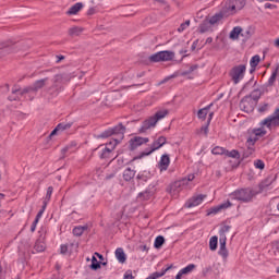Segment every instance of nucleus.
<instances>
[{"label": "nucleus", "mask_w": 279, "mask_h": 279, "mask_svg": "<svg viewBox=\"0 0 279 279\" xmlns=\"http://www.w3.org/2000/svg\"><path fill=\"white\" fill-rule=\"evenodd\" d=\"M259 125L262 128L253 130V133L258 138V136H265L267 134V130H265V126L268 128V130H271V128H278L279 125V108H277L271 116L260 121Z\"/></svg>", "instance_id": "nucleus-1"}, {"label": "nucleus", "mask_w": 279, "mask_h": 279, "mask_svg": "<svg viewBox=\"0 0 279 279\" xmlns=\"http://www.w3.org/2000/svg\"><path fill=\"white\" fill-rule=\"evenodd\" d=\"M256 195H258V192L250 187H246V189L235 190L229 196L231 199H236V202H242L243 204H250V202H253Z\"/></svg>", "instance_id": "nucleus-2"}, {"label": "nucleus", "mask_w": 279, "mask_h": 279, "mask_svg": "<svg viewBox=\"0 0 279 279\" xmlns=\"http://www.w3.org/2000/svg\"><path fill=\"white\" fill-rule=\"evenodd\" d=\"M167 114H169L168 110H160V111H157L154 116L146 119L142 123V126L138 130L140 134H145V132H147V130H151V128H156V123H158L160 120L165 119V117H167Z\"/></svg>", "instance_id": "nucleus-3"}, {"label": "nucleus", "mask_w": 279, "mask_h": 279, "mask_svg": "<svg viewBox=\"0 0 279 279\" xmlns=\"http://www.w3.org/2000/svg\"><path fill=\"white\" fill-rule=\"evenodd\" d=\"M73 77H75V75L68 72L56 74L52 78V85L48 88V90H60L62 85L71 82Z\"/></svg>", "instance_id": "nucleus-4"}, {"label": "nucleus", "mask_w": 279, "mask_h": 279, "mask_svg": "<svg viewBox=\"0 0 279 279\" xmlns=\"http://www.w3.org/2000/svg\"><path fill=\"white\" fill-rule=\"evenodd\" d=\"M243 8H245V0H228L222 10L226 16H230L236 14V12L243 10Z\"/></svg>", "instance_id": "nucleus-5"}, {"label": "nucleus", "mask_w": 279, "mask_h": 279, "mask_svg": "<svg viewBox=\"0 0 279 279\" xmlns=\"http://www.w3.org/2000/svg\"><path fill=\"white\" fill-rule=\"evenodd\" d=\"M175 58V52L171 50H162L150 54L148 60L149 62H171Z\"/></svg>", "instance_id": "nucleus-6"}, {"label": "nucleus", "mask_w": 279, "mask_h": 279, "mask_svg": "<svg viewBox=\"0 0 279 279\" xmlns=\"http://www.w3.org/2000/svg\"><path fill=\"white\" fill-rule=\"evenodd\" d=\"M246 70L247 68L245 66V64L233 66L229 72V77H231V82H233V84L235 85L239 84L241 80L245 77Z\"/></svg>", "instance_id": "nucleus-7"}, {"label": "nucleus", "mask_w": 279, "mask_h": 279, "mask_svg": "<svg viewBox=\"0 0 279 279\" xmlns=\"http://www.w3.org/2000/svg\"><path fill=\"white\" fill-rule=\"evenodd\" d=\"M163 145H167V137L165 136H159L150 146L149 149L144 150L141 153L138 157H135L133 160H138L141 158H145V156H150V154H154L156 149H160Z\"/></svg>", "instance_id": "nucleus-8"}, {"label": "nucleus", "mask_w": 279, "mask_h": 279, "mask_svg": "<svg viewBox=\"0 0 279 279\" xmlns=\"http://www.w3.org/2000/svg\"><path fill=\"white\" fill-rule=\"evenodd\" d=\"M49 82V77L40 78L35 81V83L28 87H25L21 94L27 95V93H36L37 90H40L41 88H45Z\"/></svg>", "instance_id": "nucleus-9"}, {"label": "nucleus", "mask_w": 279, "mask_h": 279, "mask_svg": "<svg viewBox=\"0 0 279 279\" xmlns=\"http://www.w3.org/2000/svg\"><path fill=\"white\" fill-rule=\"evenodd\" d=\"M254 106H256V102L252 100V96H244L240 101V108L243 112H253Z\"/></svg>", "instance_id": "nucleus-10"}, {"label": "nucleus", "mask_w": 279, "mask_h": 279, "mask_svg": "<svg viewBox=\"0 0 279 279\" xmlns=\"http://www.w3.org/2000/svg\"><path fill=\"white\" fill-rule=\"evenodd\" d=\"M155 194H156V184H149L144 192H141L137 195V198H140L141 202H147L151 199V197H154Z\"/></svg>", "instance_id": "nucleus-11"}, {"label": "nucleus", "mask_w": 279, "mask_h": 279, "mask_svg": "<svg viewBox=\"0 0 279 279\" xmlns=\"http://www.w3.org/2000/svg\"><path fill=\"white\" fill-rule=\"evenodd\" d=\"M145 143H149V137L135 136L129 141V147L131 151H134V149L141 147V145H145Z\"/></svg>", "instance_id": "nucleus-12"}, {"label": "nucleus", "mask_w": 279, "mask_h": 279, "mask_svg": "<svg viewBox=\"0 0 279 279\" xmlns=\"http://www.w3.org/2000/svg\"><path fill=\"white\" fill-rule=\"evenodd\" d=\"M205 198H206V195H202V194L197 196H193L185 203V208H195V206H199V204H202V202H204Z\"/></svg>", "instance_id": "nucleus-13"}, {"label": "nucleus", "mask_w": 279, "mask_h": 279, "mask_svg": "<svg viewBox=\"0 0 279 279\" xmlns=\"http://www.w3.org/2000/svg\"><path fill=\"white\" fill-rule=\"evenodd\" d=\"M226 241L227 238L225 235L220 236L219 243H220V248H219V256H222L225 259L228 258V248H226Z\"/></svg>", "instance_id": "nucleus-14"}, {"label": "nucleus", "mask_w": 279, "mask_h": 279, "mask_svg": "<svg viewBox=\"0 0 279 279\" xmlns=\"http://www.w3.org/2000/svg\"><path fill=\"white\" fill-rule=\"evenodd\" d=\"M114 149V146L108 147L105 146L101 149V153L99 154V158H101V160H108L109 158H112V150Z\"/></svg>", "instance_id": "nucleus-15"}, {"label": "nucleus", "mask_w": 279, "mask_h": 279, "mask_svg": "<svg viewBox=\"0 0 279 279\" xmlns=\"http://www.w3.org/2000/svg\"><path fill=\"white\" fill-rule=\"evenodd\" d=\"M111 132H112V136L116 135V136H120V138H123L125 134V126L123 125V123H119L118 125L111 129Z\"/></svg>", "instance_id": "nucleus-16"}, {"label": "nucleus", "mask_w": 279, "mask_h": 279, "mask_svg": "<svg viewBox=\"0 0 279 279\" xmlns=\"http://www.w3.org/2000/svg\"><path fill=\"white\" fill-rule=\"evenodd\" d=\"M136 175V170H132V168H126L123 171L122 178L124 182H132L134 180V177Z\"/></svg>", "instance_id": "nucleus-17"}, {"label": "nucleus", "mask_w": 279, "mask_h": 279, "mask_svg": "<svg viewBox=\"0 0 279 279\" xmlns=\"http://www.w3.org/2000/svg\"><path fill=\"white\" fill-rule=\"evenodd\" d=\"M182 181H175L174 183L170 184L167 190L168 193H170V195H178V193H180V187L182 186Z\"/></svg>", "instance_id": "nucleus-18"}, {"label": "nucleus", "mask_w": 279, "mask_h": 279, "mask_svg": "<svg viewBox=\"0 0 279 279\" xmlns=\"http://www.w3.org/2000/svg\"><path fill=\"white\" fill-rule=\"evenodd\" d=\"M223 16H227V15H226V12H223V9H222L221 12L216 13L215 15H213L208 20L209 25H217V23H219V21H221V19H223Z\"/></svg>", "instance_id": "nucleus-19"}, {"label": "nucleus", "mask_w": 279, "mask_h": 279, "mask_svg": "<svg viewBox=\"0 0 279 279\" xmlns=\"http://www.w3.org/2000/svg\"><path fill=\"white\" fill-rule=\"evenodd\" d=\"M265 94V90L263 89H254L251 95H247V97H251V99L255 102L258 104V99H260V97H263V95Z\"/></svg>", "instance_id": "nucleus-20"}, {"label": "nucleus", "mask_w": 279, "mask_h": 279, "mask_svg": "<svg viewBox=\"0 0 279 279\" xmlns=\"http://www.w3.org/2000/svg\"><path fill=\"white\" fill-rule=\"evenodd\" d=\"M22 93H23V89H17V88L12 89V94L9 96V101H19L21 97L25 95Z\"/></svg>", "instance_id": "nucleus-21"}, {"label": "nucleus", "mask_w": 279, "mask_h": 279, "mask_svg": "<svg viewBox=\"0 0 279 279\" xmlns=\"http://www.w3.org/2000/svg\"><path fill=\"white\" fill-rule=\"evenodd\" d=\"M171 160L169 159V155H162L159 161L161 171H167L169 169Z\"/></svg>", "instance_id": "nucleus-22"}, {"label": "nucleus", "mask_w": 279, "mask_h": 279, "mask_svg": "<svg viewBox=\"0 0 279 279\" xmlns=\"http://www.w3.org/2000/svg\"><path fill=\"white\" fill-rule=\"evenodd\" d=\"M116 258L118 263H121L122 265L128 260V257L125 256V252L123 251V248L119 247L116 250Z\"/></svg>", "instance_id": "nucleus-23"}, {"label": "nucleus", "mask_w": 279, "mask_h": 279, "mask_svg": "<svg viewBox=\"0 0 279 279\" xmlns=\"http://www.w3.org/2000/svg\"><path fill=\"white\" fill-rule=\"evenodd\" d=\"M82 8H84V3L82 2H77L74 5H72L69 11L66 12V14H69L70 16H72L73 14H77V12H80V10H82Z\"/></svg>", "instance_id": "nucleus-24"}, {"label": "nucleus", "mask_w": 279, "mask_h": 279, "mask_svg": "<svg viewBox=\"0 0 279 279\" xmlns=\"http://www.w3.org/2000/svg\"><path fill=\"white\" fill-rule=\"evenodd\" d=\"M260 63V56L255 54L254 57H252L250 64H251V73H254V71H256V68L258 66V64Z\"/></svg>", "instance_id": "nucleus-25"}, {"label": "nucleus", "mask_w": 279, "mask_h": 279, "mask_svg": "<svg viewBox=\"0 0 279 279\" xmlns=\"http://www.w3.org/2000/svg\"><path fill=\"white\" fill-rule=\"evenodd\" d=\"M241 32H243V28L240 26L233 27V29L230 32L229 38H231V40H239V35Z\"/></svg>", "instance_id": "nucleus-26"}, {"label": "nucleus", "mask_w": 279, "mask_h": 279, "mask_svg": "<svg viewBox=\"0 0 279 279\" xmlns=\"http://www.w3.org/2000/svg\"><path fill=\"white\" fill-rule=\"evenodd\" d=\"M210 22H208V19L205 20L198 27L199 34H206V32H210Z\"/></svg>", "instance_id": "nucleus-27"}, {"label": "nucleus", "mask_w": 279, "mask_h": 279, "mask_svg": "<svg viewBox=\"0 0 279 279\" xmlns=\"http://www.w3.org/2000/svg\"><path fill=\"white\" fill-rule=\"evenodd\" d=\"M86 230H88V226H78V227H75L72 232L74 236H82V234H84Z\"/></svg>", "instance_id": "nucleus-28"}, {"label": "nucleus", "mask_w": 279, "mask_h": 279, "mask_svg": "<svg viewBox=\"0 0 279 279\" xmlns=\"http://www.w3.org/2000/svg\"><path fill=\"white\" fill-rule=\"evenodd\" d=\"M210 108H213V104L208 105L207 107L198 110L197 116L198 119H206V117L208 116V111L210 110Z\"/></svg>", "instance_id": "nucleus-29"}, {"label": "nucleus", "mask_w": 279, "mask_h": 279, "mask_svg": "<svg viewBox=\"0 0 279 279\" xmlns=\"http://www.w3.org/2000/svg\"><path fill=\"white\" fill-rule=\"evenodd\" d=\"M225 156H227L228 158H235L236 160H239V158H241V153H239V150L236 149H232V150H226Z\"/></svg>", "instance_id": "nucleus-30"}, {"label": "nucleus", "mask_w": 279, "mask_h": 279, "mask_svg": "<svg viewBox=\"0 0 279 279\" xmlns=\"http://www.w3.org/2000/svg\"><path fill=\"white\" fill-rule=\"evenodd\" d=\"M77 147V143L72 142L70 145L65 146L64 148H62L61 153L68 154V151H70V154H73V151H75V148Z\"/></svg>", "instance_id": "nucleus-31"}, {"label": "nucleus", "mask_w": 279, "mask_h": 279, "mask_svg": "<svg viewBox=\"0 0 279 279\" xmlns=\"http://www.w3.org/2000/svg\"><path fill=\"white\" fill-rule=\"evenodd\" d=\"M218 243L219 238H217V235L211 236L209 240V250H211V252H215V250H217Z\"/></svg>", "instance_id": "nucleus-32"}, {"label": "nucleus", "mask_w": 279, "mask_h": 279, "mask_svg": "<svg viewBox=\"0 0 279 279\" xmlns=\"http://www.w3.org/2000/svg\"><path fill=\"white\" fill-rule=\"evenodd\" d=\"M226 148L221 147V146H216L211 149V154H214V156H226Z\"/></svg>", "instance_id": "nucleus-33"}, {"label": "nucleus", "mask_w": 279, "mask_h": 279, "mask_svg": "<svg viewBox=\"0 0 279 279\" xmlns=\"http://www.w3.org/2000/svg\"><path fill=\"white\" fill-rule=\"evenodd\" d=\"M162 245H165V236L158 235V236L155 239L154 247H155L156 250H160V247H162Z\"/></svg>", "instance_id": "nucleus-34"}, {"label": "nucleus", "mask_w": 279, "mask_h": 279, "mask_svg": "<svg viewBox=\"0 0 279 279\" xmlns=\"http://www.w3.org/2000/svg\"><path fill=\"white\" fill-rule=\"evenodd\" d=\"M72 125H73L72 122H68V123L62 122L57 125V130L59 132H64V130H71Z\"/></svg>", "instance_id": "nucleus-35"}, {"label": "nucleus", "mask_w": 279, "mask_h": 279, "mask_svg": "<svg viewBox=\"0 0 279 279\" xmlns=\"http://www.w3.org/2000/svg\"><path fill=\"white\" fill-rule=\"evenodd\" d=\"M46 245H45V242L40 241V240H37L35 242V245H34V250L37 251V252H45L46 250Z\"/></svg>", "instance_id": "nucleus-36"}, {"label": "nucleus", "mask_w": 279, "mask_h": 279, "mask_svg": "<svg viewBox=\"0 0 279 279\" xmlns=\"http://www.w3.org/2000/svg\"><path fill=\"white\" fill-rule=\"evenodd\" d=\"M90 269H93L94 271H97V269H101V263L97 260V257L95 256L92 257Z\"/></svg>", "instance_id": "nucleus-37"}, {"label": "nucleus", "mask_w": 279, "mask_h": 279, "mask_svg": "<svg viewBox=\"0 0 279 279\" xmlns=\"http://www.w3.org/2000/svg\"><path fill=\"white\" fill-rule=\"evenodd\" d=\"M257 84V82L252 77L248 82L244 84L242 87V90H250V88H254V85Z\"/></svg>", "instance_id": "nucleus-38"}, {"label": "nucleus", "mask_w": 279, "mask_h": 279, "mask_svg": "<svg viewBox=\"0 0 279 279\" xmlns=\"http://www.w3.org/2000/svg\"><path fill=\"white\" fill-rule=\"evenodd\" d=\"M82 32H83L82 27H77V26H73L72 28L69 29V34L71 36H80Z\"/></svg>", "instance_id": "nucleus-39"}, {"label": "nucleus", "mask_w": 279, "mask_h": 279, "mask_svg": "<svg viewBox=\"0 0 279 279\" xmlns=\"http://www.w3.org/2000/svg\"><path fill=\"white\" fill-rule=\"evenodd\" d=\"M252 154H254V147L247 146V148L242 154L243 160H245V158H250V156H252Z\"/></svg>", "instance_id": "nucleus-40"}, {"label": "nucleus", "mask_w": 279, "mask_h": 279, "mask_svg": "<svg viewBox=\"0 0 279 279\" xmlns=\"http://www.w3.org/2000/svg\"><path fill=\"white\" fill-rule=\"evenodd\" d=\"M195 267H196L195 264H190L186 267H184L183 269H181L180 271L183 276H186V274H191V271H193V269H195Z\"/></svg>", "instance_id": "nucleus-41"}, {"label": "nucleus", "mask_w": 279, "mask_h": 279, "mask_svg": "<svg viewBox=\"0 0 279 279\" xmlns=\"http://www.w3.org/2000/svg\"><path fill=\"white\" fill-rule=\"evenodd\" d=\"M276 77H278V68L271 73L267 86H271L272 84L276 83Z\"/></svg>", "instance_id": "nucleus-42"}, {"label": "nucleus", "mask_w": 279, "mask_h": 279, "mask_svg": "<svg viewBox=\"0 0 279 279\" xmlns=\"http://www.w3.org/2000/svg\"><path fill=\"white\" fill-rule=\"evenodd\" d=\"M254 167H255V169H260V171H263V169H265V161H263L260 159H256L254 161Z\"/></svg>", "instance_id": "nucleus-43"}, {"label": "nucleus", "mask_w": 279, "mask_h": 279, "mask_svg": "<svg viewBox=\"0 0 279 279\" xmlns=\"http://www.w3.org/2000/svg\"><path fill=\"white\" fill-rule=\"evenodd\" d=\"M109 136H112V129L106 130L100 135H98L97 138H109Z\"/></svg>", "instance_id": "nucleus-44"}, {"label": "nucleus", "mask_w": 279, "mask_h": 279, "mask_svg": "<svg viewBox=\"0 0 279 279\" xmlns=\"http://www.w3.org/2000/svg\"><path fill=\"white\" fill-rule=\"evenodd\" d=\"M256 141H258L257 136H251L246 141V145H248V147H254V145H256Z\"/></svg>", "instance_id": "nucleus-45"}, {"label": "nucleus", "mask_w": 279, "mask_h": 279, "mask_svg": "<svg viewBox=\"0 0 279 279\" xmlns=\"http://www.w3.org/2000/svg\"><path fill=\"white\" fill-rule=\"evenodd\" d=\"M218 213H221V207L218 205L216 207H213L209 209V211L207 213L208 216L210 215H217Z\"/></svg>", "instance_id": "nucleus-46"}, {"label": "nucleus", "mask_w": 279, "mask_h": 279, "mask_svg": "<svg viewBox=\"0 0 279 279\" xmlns=\"http://www.w3.org/2000/svg\"><path fill=\"white\" fill-rule=\"evenodd\" d=\"M199 66L197 64L191 65L186 71L183 72V75H191L193 71H197Z\"/></svg>", "instance_id": "nucleus-47"}, {"label": "nucleus", "mask_w": 279, "mask_h": 279, "mask_svg": "<svg viewBox=\"0 0 279 279\" xmlns=\"http://www.w3.org/2000/svg\"><path fill=\"white\" fill-rule=\"evenodd\" d=\"M51 195H53V186H49V187L47 189V193H46V198H45V201H46V202H50Z\"/></svg>", "instance_id": "nucleus-48"}, {"label": "nucleus", "mask_w": 279, "mask_h": 279, "mask_svg": "<svg viewBox=\"0 0 279 279\" xmlns=\"http://www.w3.org/2000/svg\"><path fill=\"white\" fill-rule=\"evenodd\" d=\"M219 206H220V210H226L228 208H232V203L230 201H227V202L220 204Z\"/></svg>", "instance_id": "nucleus-49"}, {"label": "nucleus", "mask_w": 279, "mask_h": 279, "mask_svg": "<svg viewBox=\"0 0 279 279\" xmlns=\"http://www.w3.org/2000/svg\"><path fill=\"white\" fill-rule=\"evenodd\" d=\"M269 110V104L265 102L258 108V112H267Z\"/></svg>", "instance_id": "nucleus-50"}, {"label": "nucleus", "mask_w": 279, "mask_h": 279, "mask_svg": "<svg viewBox=\"0 0 279 279\" xmlns=\"http://www.w3.org/2000/svg\"><path fill=\"white\" fill-rule=\"evenodd\" d=\"M60 253L61 254H68L69 253V245L68 244H62L60 246Z\"/></svg>", "instance_id": "nucleus-51"}, {"label": "nucleus", "mask_w": 279, "mask_h": 279, "mask_svg": "<svg viewBox=\"0 0 279 279\" xmlns=\"http://www.w3.org/2000/svg\"><path fill=\"white\" fill-rule=\"evenodd\" d=\"M230 226L226 225L221 228L220 234H226V232H230Z\"/></svg>", "instance_id": "nucleus-52"}, {"label": "nucleus", "mask_w": 279, "mask_h": 279, "mask_svg": "<svg viewBox=\"0 0 279 279\" xmlns=\"http://www.w3.org/2000/svg\"><path fill=\"white\" fill-rule=\"evenodd\" d=\"M124 279H134V277L132 276V270H128V271L124 274Z\"/></svg>", "instance_id": "nucleus-53"}, {"label": "nucleus", "mask_w": 279, "mask_h": 279, "mask_svg": "<svg viewBox=\"0 0 279 279\" xmlns=\"http://www.w3.org/2000/svg\"><path fill=\"white\" fill-rule=\"evenodd\" d=\"M56 58H57V61H56L57 64H60V62H62V60H64V56H62V54H57Z\"/></svg>", "instance_id": "nucleus-54"}, {"label": "nucleus", "mask_w": 279, "mask_h": 279, "mask_svg": "<svg viewBox=\"0 0 279 279\" xmlns=\"http://www.w3.org/2000/svg\"><path fill=\"white\" fill-rule=\"evenodd\" d=\"M199 44V39H196L193 44H192V51H195V49H197V45Z\"/></svg>", "instance_id": "nucleus-55"}, {"label": "nucleus", "mask_w": 279, "mask_h": 279, "mask_svg": "<svg viewBox=\"0 0 279 279\" xmlns=\"http://www.w3.org/2000/svg\"><path fill=\"white\" fill-rule=\"evenodd\" d=\"M97 12V10L95 8H90L88 11H87V14L89 16H93V14H95Z\"/></svg>", "instance_id": "nucleus-56"}, {"label": "nucleus", "mask_w": 279, "mask_h": 279, "mask_svg": "<svg viewBox=\"0 0 279 279\" xmlns=\"http://www.w3.org/2000/svg\"><path fill=\"white\" fill-rule=\"evenodd\" d=\"M137 180H144V182H147V178L144 174H137Z\"/></svg>", "instance_id": "nucleus-57"}, {"label": "nucleus", "mask_w": 279, "mask_h": 279, "mask_svg": "<svg viewBox=\"0 0 279 279\" xmlns=\"http://www.w3.org/2000/svg\"><path fill=\"white\" fill-rule=\"evenodd\" d=\"M186 27H187V26H185V24L182 23V24L179 26L178 32L182 33V32H184V29H186Z\"/></svg>", "instance_id": "nucleus-58"}, {"label": "nucleus", "mask_w": 279, "mask_h": 279, "mask_svg": "<svg viewBox=\"0 0 279 279\" xmlns=\"http://www.w3.org/2000/svg\"><path fill=\"white\" fill-rule=\"evenodd\" d=\"M265 8H266V10H274V8H276V5H274L271 3H266Z\"/></svg>", "instance_id": "nucleus-59"}, {"label": "nucleus", "mask_w": 279, "mask_h": 279, "mask_svg": "<svg viewBox=\"0 0 279 279\" xmlns=\"http://www.w3.org/2000/svg\"><path fill=\"white\" fill-rule=\"evenodd\" d=\"M45 214V211H43V210H39L38 213H37V215H36V218L35 219H39L40 220V218L43 217V215Z\"/></svg>", "instance_id": "nucleus-60"}, {"label": "nucleus", "mask_w": 279, "mask_h": 279, "mask_svg": "<svg viewBox=\"0 0 279 279\" xmlns=\"http://www.w3.org/2000/svg\"><path fill=\"white\" fill-rule=\"evenodd\" d=\"M47 202H49V201H44V205H43V207L40 209V210H43V213H45V210L47 208Z\"/></svg>", "instance_id": "nucleus-61"}, {"label": "nucleus", "mask_w": 279, "mask_h": 279, "mask_svg": "<svg viewBox=\"0 0 279 279\" xmlns=\"http://www.w3.org/2000/svg\"><path fill=\"white\" fill-rule=\"evenodd\" d=\"M182 276H184V275H183L182 271L180 270V271L177 274L175 279H182Z\"/></svg>", "instance_id": "nucleus-62"}, {"label": "nucleus", "mask_w": 279, "mask_h": 279, "mask_svg": "<svg viewBox=\"0 0 279 279\" xmlns=\"http://www.w3.org/2000/svg\"><path fill=\"white\" fill-rule=\"evenodd\" d=\"M213 43V37H208L205 41V45H210Z\"/></svg>", "instance_id": "nucleus-63"}, {"label": "nucleus", "mask_w": 279, "mask_h": 279, "mask_svg": "<svg viewBox=\"0 0 279 279\" xmlns=\"http://www.w3.org/2000/svg\"><path fill=\"white\" fill-rule=\"evenodd\" d=\"M96 256H98L99 260H104V255L99 254V253H95Z\"/></svg>", "instance_id": "nucleus-64"}]
</instances>
